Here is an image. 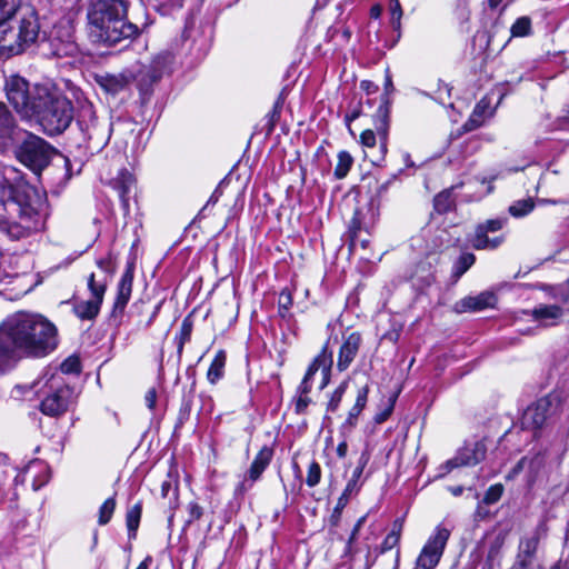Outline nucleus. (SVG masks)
<instances>
[{"label":"nucleus","instance_id":"61","mask_svg":"<svg viewBox=\"0 0 569 569\" xmlns=\"http://www.w3.org/2000/svg\"><path fill=\"white\" fill-rule=\"evenodd\" d=\"M365 519H366V517H361V518L357 521V523H356V526H355V528H353V530H352V532H351L350 541H351V540H353V539L356 538L357 533L359 532V530H360L361 526H362V525H363V522H365Z\"/></svg>","mask_w":569,"mask_h":569},{"label":"nucleus","instance_id":"46","mask_svg":"<svg viewBox=\"0 0 569 569\" xmlns=\"http://www.w3.org/2000/svg\"><path fill=\"white\" fill-rule=\"evenodd\" d=\"M476 116H482L483 118L491 117L495 109H490V100L485 97L475 107Z\"/></svg>","mask_w":569,"mask_h":569},{"label":"nucleus","instance_id":"16","mask_svg":"<svg viewBox=\"0 0 569 569\" xmlns=\"http://www.w3.org/2000/svg\"><path fill=\"white\" fill-rule=\"evenodd\" d=\"M132 282L133 269L131 266H129L122 273L121 279L118 283L117 296L110 315V319L111 321L114 322L116 326L120 325L124 309L130 300L132 292Z\"/></svg>","mask_w":569,"mask_h":569},{"label":"nucleus","instance_id":"55","mask_svg":"<svg viewBox=\"0 0 569 569\" xmlns=\"http://www.w3.org/2000/svg\"><path fill=\"white\" fill-rule=\"evenodd\" d=\"M390 12L391 18L401 19L402 18V8L399 0H390Z\"/></svg>","mask_w":569,"mask_h":569},{"label":"nucleus","instance_id":"54","mask_svg":"<svg viewBox=\"0 0 569 569\" xmlns=\"http://www.w3.org/2000/svg\"><path fill=\"white\" fill-rule=\"evenodd\" d=\"M144 402H146V406L150 409V410H153L156 408V402H157V391L154 388H150L147 392H146V396H144Z\"/></svg>","mask_w":569,"mask_h":569},{"label":"nucleus","instance_id":"29","mask_svg":"<svg viewBox=\"0 0 569 569\" xmlns=\"http://www.w3.org/2000/svg\"><path fill=\"white\" fill-rule=\"evenodd\" d=\"M226 359H227V356L223 350H219L216 353V356L208 369V372H207V378L210 383L214 385L223 377Z\"/></svg>","mask_w":569,"mask_h":569},{"label":"nucleus","instance_id":"45","mask_svg":"<svg viewBox=\"0 0 569 569\" xmlns=\"http://www.w3.org/2000/svg\"><path fill=\"white\" fill-rule=\"evenodd\" d=\"M192 407L191 397H183L178 415V426H182L190 417Z\"/></svg>","mask_w":569,"mask_h":569},{"label":"nucleus","instance_id":"25","mask_svg":"<svg viewBox=\"0 0 569 569\" xmlns=\"http://www.w3.org/2000/svg\"><path fill=\"white\" fill-rule=\"evenodd\" d=\"M131 78L124 73H106L97 77L98 84L108 93L117 94L124 90L130 83Z\"/></svg>","mask_w":569,"mask_h":569},{"label":"nucleus","instance_id":"48","mask_svg":"<svg viewBox=\"0 0 569 569\" xmlns=\"http://www.w3.org/2000/svg\"><path fill=\"white\" fill-rule=\"evenodd\" d=\"M360 142H361L362 147H365V148H369V149L375 148L376 142H377V138H376L375 131L371 130V129L365 130L360 134Z\"/></svg>","mask_w":569,"mask_h":569},{"label":"nucleus","instance_id":"53","mask_svg":"<svg viewBox=\"0 0 569 569\" xmlns=\"http://www.w3.org/2000/svg\"><path fill=\"white\" fill-rule=\"evenodd\" d=\"M360 116H361L360 104L357 106L356 108H353L352 110H350L349 112H347L345 116V122L347 123L348 128H350V123L352 121H355L356 119H358ZM349 130H351V129H349ZM350 132L353 134L352 131H350Z\"/></svg>","mask_w":569,"mask_h":569},{"label":"nucleus","instance_id":"21","mask_svg":"<svg viewBox=\"0 0 569 569\" xmlns=\"http://www.w3.org/2000/svg\"><path fill=\"white\" fill-rule=\"evenodd\" d=\"M497 302V297L493 292L483 291L475 297H465L455 305L457 312L467 311H481L487 308H493Z\"/></svg>","mask_w":569,"mask_h":569},{"label":"nucleus","instance_id":"50","mask_svg":"<svg viewBox=\"0 0 569 569\" xmlns=\"http://www.w3.org/2000/svg\"><path fill=\"white\" fill-rule=\"evenodd\" d=\"M61 370L66 373L79 372L80 362L77 358H68L61 363Z\"/></svg>","mask_w":569,"mask_h":569},{"label":"nucleus","instance_id":"59","mask_svg":"<svg viewBox=\"0 0 569 569\" xmlns=\"http://www.w3.org/2000/svg\"><path fill=\"white\" fill-rule=\"evenodd\" d=\"M337 456L339 458H345L347 456V452H348V443L346 441V439H343L337 447Z\"/></svg>","mask_w":569,"mask_h":569},{"label":"nucleus","instance_id":"26","mask_svg":"<svg viewBox=\"0 0 569 569\" xmlns=\"http://www.w3.org/2000/svg\"><path fill=\"white\" fill-rule=\"evenodd\" d=\"M562 308L559 305H539L532 310V317L545 322L547 326L556 325L563 316Z\"/></svg>","mask_w":569,"mask_h":569},{"label":"nucleus","instance_id":"34","mask_svg":"<svg viewBox=\"0 0 569 569\" xmlns=\"http://www.w3.org/2000/svg\"><path fill=\"white\" fill-rule=\"evenodd\" d=\"M141 511H142L141 503H136L127 511L126 522H127V528H128L130 537L136 536V531L140 523Z\"/></svg>","mask_w":569,"mask_h":569},{"label":"nucleus","instance_id":"5","mask_svg":"<svg viewBox=\"0 0 569 569\" xmlns=\"http://www.w3.org/2000/svg\"><path fill=\"white\" fill-rule=\"evenodd\" d=\"M17 27L0 29V53L18 54L33 44L40 34V23L34 8L23 6L18 12Z\"/></svg>","mask_w":569,"mask_h":569},{"label":"nucleus","instance_id":"17","mask_svg":"<svg viewBox=\"0 0 569 569\" xmlns=\"http://www.w3.org/2000/svg\"><path fill=\"white\" fill-rule=\"evenodd\" d=\"M20 134L22 131L13 114L3 102H0V150H6L14 144L20 139Z\"/></svg>","mask_w":569,"mask_h":569},{"label":"nucleus","instance_id":"2","mask_svg":"<svg viewBox=\"0 0 569 569\" xmlns=\"http://www.w3.org/2000/svg\"><path fill=\"white\" fill-rule=\"evenodd\" d=\"M124 0H97L87 10V31L93 43L114 46L139 34V28L127 20Z\"/></svg>","mask_w":569,"mask_h":569},{"label":"nucleus","instance_id":"22","mask_svg":"<svg viewBox=\"0 0 569 569\" xmlns=\"http://www.w3.org/2000/svg\"><path fill=\"white\" fill-rule=\"evenodd\" d=\"M113 188L119 193L124 213L128 214L130 211V199L136 192V178L129 171L122 170L113 180Z\"/></svg>","mask_w":569,"mask_h":569},{"label":"nucleus","instance_id":"1","mask_svg":"<svg viewBox=\"0 0 569 569\" xmlns=\"http://www.w3.org/2000/svg\"><path fill=\"white\" fill-rule=\"evenodd\" d=\"M56 327L41 316L17 312L0 323V373L23 355L44 356L57 346Z\"/></svg>","mask_w":569,"mask_h":569},{"label":"nucleus","instance_id":"4","mask_svg":"<svg viewBox=\"0 0 569 569\" xmlns=\"http://www.w3.org/2000/svg\"><path fill=\"white\" fill-rule=\"evenodd\" d=\"M34 114L48 136L63 132L73 119V107L57 89L36 86Z\"/></svg>","mask_w":569,"mask_h":569},{"label":"nucleus","instance_id":"8","mask_svg":"<svg viewBox=\"0 0 569 569\" xmlns=\"http://www.w3.org/2000/svg\"><path fill=\"white\" fill-rule=\"evenodd\" d=\"M449 537V529L441 525L437 526L420 551L415 569H435L443 555Z\"/></svg>","mask_w":569,"mask_h":569},{"label":"nucleus","instance_id":"64","mask_svg":"<svg viewBox=\"0 0 569 569\" xmlns=\"http://www.w3.org/2000/svg\"><path fill=\"white\" fill-rule=\"evenodd\" d=\"M151 561V559L148 557L146 558L139 566L137 569H149V562Z\"/></svg>","mask_w":569,"mask_h":569},{"label":"nucleus","instance_id":"13","mask_svg":"<svg viewBox=\"0 0 569 569\" xmlns=\"http://www.w3.org/2000/svg\"><path fill=\"white\" fill-rule=\"evenodd\" d=\"M72 398V389L67 385H61L40 402L39 409L46 416L59 417L69 409Z\"/></svg>","mask_w":569,"mask_h":569},{"label":"nucleus","instance_id":"3","mask_svg":"<svg viewBox=\"0 0 569 569\" xmlns=\"http://www.w3.org/2000/svg\"><path fill=\"white\" fill-rule=\"evenodd\" d=\"M4 193L8 194L11 203L16 206L20 222L0 221V232L18 239L32 230L39 229L46 214L44 196L24 182L8 184L4 187Z\"/></svg>","mask_w":569,"mask_h":569},{"label":"nucleus","instance_id":"44","mask_svg":"<svg viewBox=\"0 0 569 569\" xmlns=\"http://www.w3.org/2000/svg\"><path fill=\"white\" fill-rule=\"evenodd\" d=\"M503 493V486L500 483L492 485L488 488V490L485 493L483 502L486 505H492L496 503Z\"/></svg>","mask_w":569,"mask_h":569},{"label":"nucleus","instance_id":"7","mask_svg":"<svg viewBox=\"0 0 569 569\" xmlns=\"http://www.w3.org/2000/svg\"><path fill=\"white\" fill-rule=\"evenodd\" d=\"M4 91L8 101L18 113L26 118L33 117L38 102L36 101V86L31 90L24 78L13 74L7 78Z\"/></svg>","mask_w":569,"mask_h":569},{"label":"nucleus","instance_id":"39","mask_svg":"<svg viewBox=\"0 0 569 569\" xmlns=\"http://www.w3.org/2000/svg\"><path fill=\"white\" fill-rule=\"evenodd\" d=\"M511 37H527L531 33V20L529 17H520L510 28Z\"/></svg>","mask_w":569,"mask_h":569},{"label":"nucleus","instance_id":"58","mask_svg":"<svg viewBox=\"0 0 569 569\" xmlns=\"http://www.w3.org/2000/svg\"><path fill=\"white\" fill-rule=\"evenodd\" d=\"M352 497V495L350 493H347L345 490L343 492L341 493V496L339 497L338 499V502H337V507H336V510H341L343 509L347 503L349 502L350 498Z\"/></svg>","mask_w":569,"mask_h":569},{"label":"nucleus","instance_id":"12","mask_svg":"<svg viewBox=\"0 0 569 569\" xmlns=\"http://www.w3.org/2000/svg\"><path fill=\"white\" fill-rule=\"evenodd\" d=\"M487 450L485 439L467 442L457 451L452 459L446 462L445 468L447 471H450L458 467L476 466L486 458Z\"/></svg>","mask_w":569,"mask_h":569},{"label":"nucleus","instance_id":"62","mask_svg":"<svg viewBox=\"0 0 569 569\" xmlns=\"http://www.w3.org/2000/svg\"><path fill=\"white\" fill-rule=\"evenodd\" d=\"M382 8L379 4L372 6L370 9V17L378 19L381 16Z\"/></svg>","mask_w":569,"mask_h":569},{"label":"nucleus","instance_id":"15","mask_svg":"<svg viewBox=\"0 0 569 569\" xmlns=\"http://www.w3.org/2000/svg\"><path fill=\"white\" fill-rule=\"evenodd\" d=\"M507 219L506 218H497L487 220L483 223H480L476 228L475 237L472 239V247L477 250L485 249H496L498 248L502 241V237L489 238L488 232H496L502 229Z\"/></svg>","mask_w":569,"mask_h":569},{"label":"nucleus","instance_id":"32","mask_svg":"<svg viewBox=\"0 0 569 569\" xmlns=\"http://www.w3.org/2000/svg\"><path fill=\"white\" fill-rule=\"evenodd\" d=\"M401 530H402V523L399 520L395 521L392 530L387 535V537L385 538V540L382 541V543L380 546L381 553L391 550L399 543L400 537H401Z\"/></svg>","mask_w":569,"mask_h":569},{"label":"nucleus","instance_id":"6","mask_svg":"<svg viewBox=\"0 0 569 569\" xmlns=\"http://www.w3.org/2000/svg\"><path fill=\"white\" fill-rule=\"evenodd\" d=\"M24 138L16 150L18 160L30 168L34 173H40L50 163L57 150L42 138L22 132Z\"/></svg>","mask_w":569,"mask_h":569},{"label":"nucleus","instance_id":"47","mask_svg":"<svg viewBox=\"0 0 569 569\" xmlns=\"http://www.w3.org/2000/svg\"><path fill=\"white\" fill-rule=\"evenodd\" d=\"M311 403V399L306 395H297L295 399V412L297 415H305L308 406Z\"/></svg>","mask_w":569,"mask_h":569},{"label":"nucleus","instance_id":"60","mask_svg":"<svg viewBox=\"0 0 569 569\" xmlns=\"http://www.w3.org/2000/svg\"><path fill=\"white\" fill-rule=\"evenodd\" d=\"M291 305V296L289 293H281L280 296V307L288 309Z\"/></svg>","mask_w":569,"mask_h":569},{"label":"nucleus","instance_id":"23","mask_svg":"<svg viewBox=\"0 0 569 569\" xmlns=\"http://www.w3.org/2000/svg\"><path fill=\"white\" fill-rule=\"evenodd\" d=\"M542 467H543V459L539 455H537L532 458L523 457L517 462V465L508 473L507 479H513L521 471L527 470V472H528L527 482L529 486H531L536 481V478Z\"/></svg>","mask_w":569,"mask_h":569},{"label":"nucleus","instance_id":"24","mask_svg":"<svg viewBox=\"0 0 569 569\" xmlns=\"http://www.w3.org/2000/svg\"><path fill=\"white\" fill-rule=\"evenodd\" d=\"M368 392H369L368 386H363V387L359 388V390L357 392L356 402H355L353 407L349 410L348 417L341 426V430L345 435L351 432L352 429L356 427L357 419H358L359 415L361 413V411L363 410V408L366 407V403L368 400Z\"/></svg>","mask_w":569,"mask_h":569},{"label":"nucleus","instance_id":"10","mask_svg":"<svg viewBox=\"0 0 569 569\" xmlns=\"http://www.w3.org/2000/svg\"><path fill=\"white\" fill-rule=\"evenodd\" d=\"M393 91V84L389 71L385 79V94L381 97V103L373 116V124L380 140V157L383 159L387 153V140L389 131L390 100L389 94Z\"/></svg>","mask_w":569,"mask_h":569},{"label":"nucleus","instance_id":"18","mask_svg":"<svg viewBox=\"0 0 569 569\" xmlns=\"http://www.w3.org/2000/svg\"><path fill=\"white\" fill-rule=\"evenodd\" d=\"M538 545V533L523 538L519 543V552L511 569H533Z\"/></svg>","mask_w":569,"mask_h":569},{"label":"nucleus","instance_id":"63","mask_svg":"<svg viewBox=\"0 0 569 569\" xmlns=\"http://www.w3.org/2000/svg\"><path fill=\"white\" fill-rule=\"evenodd\" d=\"M391 410H392V406H391V407H390L386 412H383V413H381V415L377 416V419H376V420H377V422H382V421H385V420L387 419V417L390 415Z\"/></svg>","mask_w":569,"mask_h":569},{"label":"nucleus","instance_id":"20","mask_svg":"<svg viewBox=\"0 0 569 569\" xmlns=\"http://www.w3.org/2000/svg\"><path fill=\"white\" fill-rule=\"evenodd\" d=\"M549 401L540 399L536 403L529 406L521 418V426L523 429H538L541 428L548 417Z\"/></svg>","mask_w":569,"mask_h":569},{"label":"nucleus","instance_id":"51","mask_svg":"<svg viewBox=\"0 0 569 569\" xmlns=\"http://www.w3.org/2000/svg\"><path fill=\"white\" fill-rule=\"evenodd\" d=\"M76 46L72 42L60 44L52 50V54L56 57H66L74 52Z\"/></svg>","mask_w":569,"mask_h":569},{"label":"nucleus","instance_id":"57","mask_svg":"<svg viewBox=\"0 0 569 569\" xmlns=\"http://www.w3.org/2000/svg\"><path fill=\"white\" fill-rule=\"evenodd\" d=\"M360 88L368 94H371V93H375L378 91V86L375 84L372 81L370 80H362L360 82Z\"/></svg>","mask_w":569,"mask_h":569},{"label":"nucleus","instance_id":"30","mask_svg":"<svg viewBox=\"0 0 569 569\" xmlns=\"http://www.w3.org/2000/svg\"><path fill=\"white\" fill-rule=\"evenodd\" d=\"M21 0H0V28L20 10Z\"/></svg>","mask_w":569,"mask_h":569},{"label":"nucleus","instance_id":"37","mask_svg":"<svg viewBox=\"0 0 569 569\" xmlns=\"http://www.w3.org/2000/svg\"><path fill=\"white\" fill-rule=\"evenodd\" d=\"M88 289L92 295V299L103 301L107 289L106 280H96L94 273H91L88 278Z\"/></svg>","mask_w":569,"mask_h":569},{"label":"nucleus","instance_id":"11","mask_svg":"<svg viewBox=\"0 0 569 569\" xmlns=\"http://www.w3.org/2000/svg\"><path fill=\"white\" fill-rule=\"evenodd\" d=\"M332 363V352H330L328 350V346L325 345L320 353L313 359V361L309 366L301 383L297 389V395H309L312 388V378L315 373L319 370L321 371L322 375V382L320 388L323 389L329 383Z\"/></svg>","mask_w":569,"mask_h":569},{"label":"nucleus","instance_id":"49","mask_svg":"<svg viewBox=\"0 0 569 569\" xmlns=\"http://www.w3.org/2000/svg\"><path fill=\"white\" fill-rule=\"evenodd\" d=\"M485 119L486 118H483L480 114L476 116V111H472L471 116L463 124L465 131H472V130L479 128L483 123Z\"/></svg>","mask_w":569,"mask_h":569},{"label":"nucleus","instance_id":"9","mask_svg":"<svg viewBox=\"0 0 569 569\" xmlns=\"http://www.w3.org/2000/svg\"><path fill=\"white\" fill-rule=\"evenodd\" d=\"M173 56L170 52L157 54L149 66L143 67L138 76V86L142 93H148L153 83L171 71Z\"/></svg>","mask_w":569,"mask_h":569},{"label":"nucleus","instance_id":"56","mask_svg":"<svg viewBox=\"0 0 569 569\" xmlns=\"http://www.w3.org/2000/svg\"><path fill=\"white\" fill-rule=\"evenodd\" d=\"M173 491V496L177 497V487L172 486V482L167 480L161 485V496L162 498L169 497L170 491Z\"/></svg>","mask_w":569,"mask_h":569},{"label":"nucleus","instance_id":"35","mask_svg":"<svg viewBox=\"0 0 569 569\" xmlns=\"http://www.w3.org/2000/svg\"><path fill=\"white\" fill-rule=\"evenodd\" d=\"M476 261L473 253H463L455 262L452 267V276L458 280Z\"/></svg>","mask_w":569,"mask_h":569},{"label":"nucleus","instance_id":"43","mask_svg":"<svg viewBox=\"0 0 569 569\" xmlns=\"http://www.w3.org/2000/svg\"><path fill=\"white\" fill-rule=\"evenodd\" d=\"M348 382L343 381L341 382L338 388L332 392L331 398L328 402L327 409L329 411H336L342 400V397L347 390Z\"/></svg>","mask_w":569,"mask_h":569},{"label":"nucleus","instance_id":"27","mask_svg":"<svg viewBox=\"0 0 569 569\" xmlns=\"http://www.w3.org/2000/svg\"><path fill=\"white\" fill-rule=\"evenodd\" d=\"M369 455L367 452H362L359 460L358 466L355 468L351 478L348 480L345 491L350 495H357L362 486L360 478L363 473V470L369 462Z\"/></svg>","mask_w":569,"mask_h":569},{"label":"nucleus","instance_id":"19","mask_svg":"<svg viewBox=\"0 0 569 569\" xmlns=\"http://www.w3.org/2000/svg\"><path fill=\"white\" fill-rule=\"evenodd\" d=\"M361 342L362 338L359 332H351L343 338L337 361V368L339 371H345L349 368L358 355Z\"/></svg>","mask_w":569,"mask_h":569},{"label":"nucleus","instance_id":"40","mask_svg":"<svg viewBox=\"0 0 569 569\" xmlns=\"http://www.w3.org/2000/svg\"><path fill=\"white\" fill-rule=\"evenodd\" d=\"M114 509H116L114 498H108L99 509V519H98L99 525H101V526L107 525L110 521V519L114 512Z\"/></svg>","mask_w":569,"mask_h":569},{"label":"nucleus","instance_id":"41","mask_svg":"<svg viewBox=\"0 0 569 569\" xmlns=\"http://www.w3.org/2000/svg\"><path fill=\"white\" fill-rule=\"evenodd\" d=\"M193 323L189 317L184 318L178 336V350L181 351L184 343L191 338Z\"/></svg>","mask_w":569,"mask_h":569},{"label":"nucleus","instance_id":"28","mask_svg":"<svg viewBox=\"0 0 569 569\" xmlns=\"http://www.w3.org/2000/svg\"><path fill=\"white\" fill-rule=\"evenodd\" d=\"M101 305L102 301L96 299L80 301L74 305L73 311L82 320H92L98 316Z\"/></svg>","mask_w":569,"mask_h":569},{"label":"nucleus","instance_id":"42","mask_svg":"<svg viewBox=\"0 0 569 569\" xmlns=\"http://www.w3.org/2000/svg\"><path fill=\"white\" fill-rule=\"evenodd\" d=\"M321 479V468L317 461H312L308 467L306 483L308 487H316Z\"/></svg>","mask_w":569,"mask_h":569},{"label":"nucleus","instance_id":"38","mask_svg":"<svg viewBox=\"0 0 569 569\" xmlns=\"http://www.w3.org/2000/svg\"><path fill=\"white\" fill-rule=\"evenodd\" d=\"M533 208L535 202L532 199L529 198L516 201L513 204L509 207V212L511 216L520 218L531 212Z\"/></svg>","mask_w":569,"mask_h":569},{"label":"nucleus","instance_id":"36","mask_svg":"<svg viewBox=\"0 0 569 569\" xmlns=\"http://www.w3.org/2000/svg\"><path fill=\"white\" fill-rule=\"evenodd\" d=\"M552 298L556 300V305L562 308L563 312L569 311V278L566 283L552 288Z\"/></svg>","mask_w":569,"mask_h":569},{"label":"nucleus","instance_id":"31","mask_svg":"<svg viewBox=\"0 0 569 569\" xmlns=\"http://www.w3.org/2000/svg\"><path fill=\"white\" fill-rule=\"evenodd\" d=\"M353 163V158L348 151H340L338 153V162L335 168L333 174L337 179H343L350 171Z\"/></svg>","mask_w":569,"mask_h":569},{"label":"nucleus","instance_id":"33","mask_svg":"<svg viewBox=\"0 0 569 569\" xmlns=\"http://www.w3.org/2000/svg\"><path fill=\"white\" fill-rule=\"evenodd\" d=\"M455 200L450 190H445L438 193L433 199L435 210L442 214L451 210Z\"/></svg>","mask_w":569,"mask_h":569},{"label":"nucleus","instance_id":"52","mask_svg":"<svg viewBox=\"0 0 569 569\" xmlns=\"http://www.w3.org/2000/svg\"><path fill=\"white\" fill-rule=\"evenodd\" d=\"M188 511H189V518H188L189 523L194 520L200 519L203 515L202 507H200L197 502H190L188 505Z\"/></svg>","mask_w":569,"mask_h":569},{"label":"nucleus","instance_id":"14","mask_svg":"<svg viewBox=\"0 0 569 569\" xmlns=\"http://www.w3.org/2000/svg\"><path fill=\"white\" fill-rule=\"evenodd\" d=\"M272 457L273 449L269 446H263L251 462L247 476L236 488V492L243 495L250 490L253 483L260 479L263 471L270 465Z\"/></svg>","mask_w":569,"mask_h":569}]
</instances>
